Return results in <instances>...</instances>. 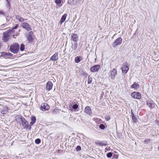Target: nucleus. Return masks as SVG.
I'll return each mask as SVG.
<instances>
[{
  "instance_id": "obj_1",
  "label": "nucleus",
  "mask_w": 159,
  "mask_h": 159,
  "mask_svg": "<svg viewBox=\"0 0 159 159\" xmlns=\"http://www.w3.org/2000/svg\"><path fill=\"white\" fill-rule=\"evenodd\" d=\"M19 46L17 43H14L10 47L11 51L14 53H16L19 50Z\"/></svg>"
},
{
  "instance_id": "obj_2",
  "label": "nucleus",
  "mask_w": 159,
  "mask_h": 159,
  "mask_svg": "<svg viewBox=\"0 0 159 159\" xmlns=\"http://www.w3.org/2000/svg\"><path fill=\"white\" fill-rule=\"evenodd\" d=\"M20 25L22 28L27 31H29L31 30V26L27 22H23L21 23Z\"/></svg>"
},
{
  "instance_id": "obj_3",
  "label": "nucleus",
  "mask_w": 159,
  "mask_h": 159,
  "mask_svg": "<svg viewBox=\"0 0 159 159\" xmlns=\"http://www.w3.org/2000/svg\"><path fill=\"white\" fill-rule=\"evenodd\" d=\"M122 39L121 37H119L116 39L113 43L112 46L114 47L117 45L120 44L122 42Z\"/></svg>"
},
{
  "instance_id": "obj_4",
  "label": "nucleus",
  "mask_w": 159,
  "mask_h": 159,
  "mask_svg": "<svg viewBox=\"0 0 159 159\" xmlns=\"http://www.w3.org/2000/svg\"><path fill=\"white\" fill-rule=\"evenodd\" d=\"M27 37L28 41L30 42H32L34 38L33 32L32 31L30 32Z\"/></svg>"
},
{
  "instance_id": "obj_5",
  "label": "nucleus",
  "mask_w": 159,
  "mask_h": 159,
  "mask_svg": "<svg viewBox=\"0 0 159 159\" xmlns=\"http://www.w3.org/2000/svg\"><path fill=\"white\" fill-rule=\"evenodd\" d=\"M80 0H68V3L71 5H77L80 3Z\"/></svg>"
},
{
  "instance_id": "obj_6",
  "label": "nucleus",
  "mask_w": 159,
  "mask_h": 159,
  "mask_svg": "<svg viewBox=\"0 0 159 159\" xmlns=\"http://www.w3.org/2000/svg\"><path fill=\"white\" fill-rule=\"evenodd\" d=\"M131 96L134 98L137 99H140L141 97V94L139 93L136 92L132 93Z\"/></svg>"
},
{
  "instance_id": "obj_7",
  "label": "nucleus",
  "mask_w": 159,
  "mask_h": 159,
  "mask_svg": "<svg viewBox=\"0 0 159 159\" xmlns=\"http://www.w3.org/2000/svg\"><path fill=\"white\" fill-rule=\"evenodd\" d=\"M50 108L49 106L46 103H43L41 104L40 109L43 111L48 110Z\"/></svg>"
},
{
  "instance_id": "obj_8",
  "label": "nucleus",
  "mask_w": 159,
  "mask_h": 159,
  "mask_svg": "<svg viewBox=\"0 0 159 159\" xmlns=\"http://www.w3.org/2000/svg\"><path fill=\"white\" fill-rule=\"evenodd\" d=\"M122 72L124 74L127 73L129 69L127 63L124 64L121 68Z\"/></svg>"
},
{
  "instance_id": "obj_9",
  "label": "nucleus",
  "mask_w": 159,
  "mask_h": 159,
  "mask_svg": "<svg viewBox=\"0 0 159 159\" xmlns=\"http://www.w3.org/2000/svg\"><path fill=\"white\" fill-rule=\"evenodd\" d=\"M117 74V71L115 69H113L111 71L110 77L111 79H114Z\"/></svg>"
},
{
  "instance_id": "obj_10",
  "label": "nucleus",
  "mask_w": 159,
  "mask_h": 159,
  "mask_svg": "<svg viewBox=\"0 0 159 159\" xmlns=\"http://www.w3.org/2000/svg\"><path fill=\"white\" fill-rule=\"evenodd\" d=\"M10 32L5 33L3 34V37L2 38L3 40L5 42H6L8 41L10 38Z\"/></svg>"
},
{
  "instance_id": "obj_11",
  "label": "nucleus",
  "mask_w": 159,
  "mask_h": 159,
  "mask_svg": "<svg viewBox=\"0 0 159 159\" xmlns=\"http://www.w3.org/2000/svg\"><path fill=\"white\" fill-rule=\"evenodd\" d=\"M100 67L99 65H97L92 67L90 68V70L92 72H95L99 70Z\"/></svg>"
},
{
  "instance_id": "obj_12",
  "label": "nucleus",
  "mask_w": 159,
  "mask_h": 159,
  "mask_svg": "<svg viewBox=\"0 0 159 159\" xmlns=\"http://www.w3.org/2000/svg\"><path fill=\"white\" fill-rule=\"evenodd\" d=\"M58 59V53H55L50 58V60L53 61H57Z\"/></svg>"
},
{
  "instance_id": "obj_13",
  "label": "nucleus",
  "mask_w": 159,
  "mask_h": 159,
  "mask_svg": "<svg viewBox=\"0 0 159 159\" xmlns=\"http://www.w3.org/2000/svg\"><path fill=\"white\" fill-rule=\"evenodd\" d=\"M21 122L22 125H23L24 128H27L28 125V123L26 121L25 119L24 118L21 119Z\"/></svg>"
},
{
  "instance_id": "obj_14",
  "label": "nucleus",
  "mask_w": 159,
  "mask_h": 159,
  "mask_svg": "<svg viewBox=\"0 0 159 159\" xmlns=\"http://www.w3.org/2000/svg\"><path fill=\"white\" fill-rule=\"evenodd\" d=\"M53 86V84L51 81L48 82L46 84V89L49 91L51 90Z\"/></svg>"
},
{
  "instance_id": "obj_15",
  "label": "nucleus",
  "mask_w": 159,
  "mask_h": 159,
  "mask_svg": "<svg viewBox=\"0 0 159 159\" xmlns=\"http://www.w3.org/2000/svg\"><path fill=\"white\" fill-rule=\"evenodd\" d=\"M71 40L74 42H77L78 39V36L75 33H72L71 35Z\"/></svg>"
},
{
  "instance_id": "obj_16",
  "label": "nucleus",
  "mask_w": 159,
  "mask_h": 159,
  "mask_svg": "<svg viewBox=\"0 0 159 159\" xmlns=\"http://www.w3.org/2000/svg\"><path fill=\"white\" fill-rule=\"evenodd\" d=\"M85 111L86 114L89 115H90L91 114V109L89 106H87L85 107Z\"/></svg>"
},
{
  "instance_id": "obj_17",
  "label": "nucleus",
  "mask_w": 159,
  "mask_h": 159,
  "mask_svg": "<svg viewBox=\"0 0 159 159\" xmlns=\"http://www.w3.org/2000/svg\"><path fill=\"white\" fill-rule=\"evenodd\" d=\"M95 143L97 145L100 146H105L107 145V142L99 141H96Z\"/></svg>"
},
{
  "instance_id": "obj_18",
  "label": "nucleus",
  "mask_w": 159,
  "mask_h": 159,
  "mask_svg": "<svg viewBox=\"0 0 159 159\" xmlns=\"http://www.w3.org/2000/svg\"><path fill=\"white\" fill-rule=\"evenodd\" d=\"M8 108L7 107H4L3 109L1 111V114H7V112Z\"/></svg>"
},
{
  "instance_id": "obj_19",
  "label": "nucleus",
  "mask_w": 159,
  "mask_h": 159,
  "mask_svg": "<svg viewBox=\"0 0 159 159\" xmlns=\"http://www.w3.org/2000/svg\"><path fill=\"white\" fill-rule=\"evenodd\" d=\"M16 18L20 22H23L24 21L27 20L26 19H24L20 16H16Z\"/></svg>"
},
{
  "instance_id": "obj_20",
  "label": "nucleus",
  "mask_w": 159,
  "mask_h": 159,
  "mask_svg": "<svg viewBox=\"0 0 159 159\" xmlns=\"http://www.w3.org/2000/svg\"><path fill=\"white\" fill-rule=\"evenodd\" d=\"M67 16V14H65L63 15L60 21L61 24L63 22L65 21Z\"/></svg>"
},
{
  "instance_id": "obj_21",
  "label": "nucleus",
  "mask_w": 159,
  "mask_h": 159,
  "mask_svg": "<svg viewBox=\"0 0 159 159\" xmlns=\"http://www.w3.org/2000/svg\"><path fill=\"white\" fill-rule=\"evenodd\" d=\"M93 120L97 124H100L102 123V120L97 118H94L93 119Z\"/></svg>"
},
{
  "instance_id": "obj_22",
  "label": "nucleus",
  "mask_w": 159,
  "mask_h": 159,
  "mask_svg": "<svg viewBox=\"0 0 159 159\" xmlns=\"http://www.w3.org/2000/svg\"><path fill=\"white\" fill-rule=\"evenodd\" d=\"M139 85L135 82H134V84L131 86L130 88H134L135 89H137L139 88Z\"/></svg>"
},
{
  "instance_id": "obj_23",
  "label": "nucleus",
  "mask_w": 159,
  "mask_h": 159,
  "mask_svg": "<svg viewBox=\"0 0 159 159\" xmlns=\"http://www.w3.org/2000/svg\"><path fill=\"white\" fill-rule=\"evenodd\" d=\"M147 104L151 108L154 107L155 106V104L154 103V102L152 101L150 102H147Z\"/></svg>"
},
{
  "instance_id": "obj_24",
  "label": "nucleus",
  "mask_w": 159,
  "mask_h": 159,
  "mask_svg": "<svg viewBox=\"0 0 159 159\" xmlns=\"http://www.w3.org/2000/svg\"><path fill=\"white\" fill-rule=\"evenodd\" d=\"M82 59L81 57H76L75 58V61L76 63H78L80 62Z\"/></svg>"
},
{
  "instance_id": "obj_25",
  "label": "nucleus",
  "mask_w": 159,
  "mask_h": 159,
  "mask_svg": "<svg viewBox=\"0 0 159 159\" xmlns=\"http://www.w3.org/2000/svg\"><path fill=\"white\" fill-rule=\"evenodd\" d=\"M31 121L30 123L31 125H32L36 121V118L35 116H32L31 118Z\"/></svg>"
},
{
  "instance_id": "obj_26",
  "label": "nucleus",
  "mask_w": 159,
  "mask_h": 159,
  "mask_svg": "<svg viewBox=\"0 0 159 159\" xmlns=\"http://www.w3.org/2000/svg\"><path fill=\"white\" fill-rule=\"evenodd\" d=\"M78 107L79 106L77 104H75L73 106L72 108L75 110V111H77V110L76 111V110L78 108Z\"/></svg>"
},
{
  "instance_id": "obj_27",
  "label": "nucleus",
  "mask_w": 159,
  "mask_h": 159,
  "mask_svg": "<svg viewBox=\"0 0 159 159\" xmlns=\"http://www.w3.org/2000/svg\"><path fill=\"white\" fill-rule=\"evenodd\" d=\"M92 78L89 76L88 80V84H89L92 82Z\"/></svg>"
},
{
  "instance_id": "obj_28",
  "label": "nucleus",
  "mask_w": 159,
  "mask_h": 159,
  "mask_svg": "<svg viewBox=\"0 0 159 159\" xmlns=\"http://www.w3.org/2000/svg\"><path fill=\"white\" fill-rule=\"evenodd\" d=\"M25 48V46L23 44H22L20 46V50L21 51H23Z\"/></svg>"
},
{
  "instance_id": "obj_29",
  "label": "nucleus",
  "mask_w": 159,
  "mask_h": 159,
  "mask_svg": "<svg viewBox=\"0 0 159 159\" xmlns=\"http://www.w3.org/2000/svg\"><path fill=\"white\" fill-rule=\"evenodd\" d=\"M99 127L100 129H104L105 128V125L102 124H101L99 126Z\"/></svg>"
},
{
  "instance_id": "obj_30",
  "label": "nucleus",
  "mask_w": 159,
  "mask_h": 159,
  "mask_svg": "<svg viewBox=\"0 0 159 159\" xmlns=\"http://www.w3.org/2000/svg\"><path fill=\"white\" fill-rule=\"evenodd\" d=\"M36 143L39 144L41 142L40 140L39 139H37L35 140V141Z\"/></svg>"
},
{
  "instance_id": "obj_31",
  "label": "nucleus",
  "mask_w": 159,
  "mask_h": 159,
  "mask_svg": "<svg viewBox=\"0 0 159 159\" xmlns=\"http://www.w3.org/2000/svg\"><path fill=\"white\" fill-rule=\"evenodd\" d=\"M112 156V153L111 152H109L107 154V157L108 158H110Z\"/></svg>"
},
{
  "instance_id": "obj_32",
  "label": "nucleus",
  "mask_w": 159,
  "mask_h": 159,
  "mask_svg": "<svg viewBox=\"0 0 159 159\" xmlns=\"http://www.w3.org/2000/svg\"><path fill=\"white\" fill-rule=\"evenodd\" d=\"M81 150V148L79 146H78L76 148V151H80Z\"/></svg>"
},
{
  "instance_id": "obj_33",
  "label": "nucleus",
  "mask_w": 159,
  "mask_h": 159,
  "mask_svg": "<svg viewBox=\"0 0 159 159\" xmlns=\"http://www.w3.org/2000/svg\"><path fill=\"white\" fill-rule=\"evenodd\" d=\"M132 120H133L134 122H136L137 121V119L134 116L132 117Z\"/></svg>"
},
{
  "instance_id": "obj_34",
  "label": "nucleus",
  "mask_w": 159,
  "mask_h": 159,
  "mask_svg": "<svg viewBox=\"0 0 159 159\" xmlns=\"http://www.w3.org/2000/svg\"><path fill=\"white\" fill-rule=\"evenodd\" d=\"M6 55L8 57H11L12 54L9 52L7 53H6Z\"/></svg>"
},
{
  "instance_id": "obj_35",
  "label": "nucleus",
  "mask_w": 159,
  "mask_h": 159,
  "mask_svg": "<svg viewBox=\"0 0 159 159\" xmlns=\"http://www.w3.org/2000/svg\"><path fill=\"white\" fill-rule=\"evenodd\" d=\"M18 25L17 24H16V25L14 27H13V28L14 29H16L18 27Z\"/></svg>"
},
{
  "instance_id": "obj_36",
  "label": "nucleus",
  "mask_w": 159,
  "mask_h": 159,
  "mask_svg": "<svg viewBox=\"0 0 159 159\" xmlns=\"http://www.w3.org/2000/svg\"><path fill=\"white\" fill-rule=\"evenodd\" d=\"M75 103V102H71V103L70 104V105H71V106H72V105H73Z\"/></svg>"
},
{
  "instance_id": "obj_37",
  "label": "nucleus",
  "mask_w": 159,
  "mask_h": 159,
  "mask_svg": "<svg viewBox=\"0 0 159 159\" xmlns=\"http://www.w3.org/2000/svg\"><path fill=\"white\" fill-rule=\"evenodd\" d=\"M131 114L132 117L133 116H134V113H133V112L132 111H131Z\"/></svg>"
},
{
  "instance_id": "obj_38",
  "label": "nucleus",
  "mask_w": 159,
  "mask_h": 159,
  "mask_svg": "<svg viewBox=\"0 0 159 159\" xmlns=\"http://www.w3.org/2000/svg\"><path fill=\"white\" fill-rule=\"evenodd\" d=\"M106 119L107 120H108L110 119V118L109 117H107Z\"/></svg>"
},
{
  "instance_id": "obj_39",
  "label": "nucleus",
  "mask_w": 159,
  "mask_h": 159,
  "mask_svg": "<svg viewBox=\"0 0 159 159\" xmlns=\"http://www.w3.org/2000/svg\"><path fill=\"white\" fill-rule=\"evenodd\" d=\"M3 14V12L2 11H0V14Z\"/></svg>"
},
{
  "instance_id": "obj_40",
  "label": "nucleus",
  "mask_w": 159,
  "mask_h": 159,
  "mask_svg": "<svg viewBox=\"0 0 159 159\" xmlns=\"http://www.w3.org/2000/svg\"><path fill=\"white\" fill-rule=\"evenodd\" d=\"M156 124L158 125H159V121H157L156 122Z\"/></svg>"
},
{
  "instance_id": "obj_41",
  "label": "nucleus",
  "mask_w": 159,
  "mask_h": 159,
  "mask_svg": "<svg viewBox=\"0 0 159 159\" xmlns=\"http://www.w3.org/2000/svg\"><path fill=\"white\" fill-rule=\"evenodd\" d=\"M158 149L159 150V146H158Z\"/></svg>"
}]
</instances>
